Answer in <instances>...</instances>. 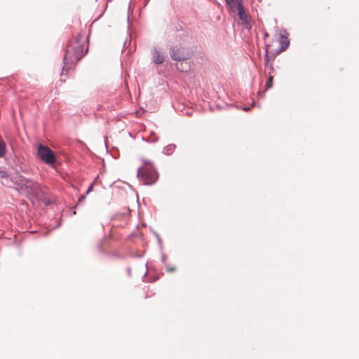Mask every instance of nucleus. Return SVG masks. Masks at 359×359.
Returning <instances> with one entry per match:
<instances>
[{"label": "nucleus", "instance_id": "nucleus-1", "mask_svg": "<svg viewBox=\"0 0 359 359\" xmlns=\"http://www.w3.org/2000/svg\"><path fill=\"white\" fill-rule=\"evenodd\" d=\"M83 36L79 34L69 41L64 58L65 64H74L81 60L83 55Z\"/></svg>", "mask_w": 359, "mask_h": 359}, {"label": "nucleus", "instance_id": "nucleus-2", "mask_svg": "<svg viewBox=\"0 0 359 359\" xmlns=\"http://www.w3.org/2000/svg\"><path fill=\"white\" fill-rule=\"evenodd\" d=\"M138 177L146 185L153 184L158 180V174L149 161L143 160V165L138 169Z\"/></svg>", "mask_w": 359, "mask_h": 359}, {"label": "nucleus", "instance_id": "nucleus-3", "mask_svg": "<svg viewBox=\"0 0 359 359\" xmlns=\"http://www.w3.org/2000/svg\"><path fill=\"white\" fill-rule=\"evenodd\" d=\"M17 183L19 189L25 191L28 196L32 198L40 196L41 191L39 184L24 177H20Z\"/></svg>", "mask_w": 359, "mask_h": 359}, {"label": "nucleus", "instance_id": "nucleus-4", "mask_svg": "<svg viewBox=\"0 0 359 359\" xmlns=\"http://www.w3.org/2000/svg\"><path fill=\"white\" fill-rule=\"evenodd\" d=\"M37 154L40 159L48 165H53L56 161L53 151L47 146L39 144Z\"/></svg>", "mask_w": 359, "mask_h": 359}, {"label": "nucleus", "instance_id": "nucleus-5", "mask_svg": "<svg viewBox=\"0 0 359 359\" xmlns=\"http://www.w3.org/2000/svg\"><path fill=\"white\" fill-rule=\"evenodd\" d=\"M192 55L191 51L184 47H173L171 50V56L173 60L181 61L189 59Z\"/></svg>", "mask_w": 359, "mask_h": 359}, {"label": "nucleus", "instance_id": "nucleus-6", "mask_svg": "<svg viewBox=\"0 0 359 359\" xmlns=\"http://www.w3.org/2000/svg\"><path fill=\"white\" fill-rule=\"evenodd\" d=\"M229 8L233 12L238 11V14L241 20H242L244 22H247L248 15L244 11V8L242 5V1L239 2V5L238 6H229Z\"/></svg>", "mask_w": 359, "mask_h": 359}, {"label": "nucleus", "instance_id": "nucleus-7", "mask_svg": "<svg viewBox=\"0 0 359 359\" xmlns=\"http://www.w3.org/2000/svg\"><path fill=\"white\" fill-rule=\"evenodd\" d=\"M153 59L156 64H161L164 61L163 56L161 55V53L156 50H155L153 53Z\"/></svg>", "mask_w": 359, "mask_h": 359}, {"label": "nucleus", "instance_id": "nucleus-8", "mask_svg": "<svg viewBox=\"0 0 359 359\" xmlns=\"http://www.w3.org/2000/svg\"><path fill=\"white\" fill-rule=\"evenodd\" d=\"M229 6H238L242 0H225Z\"/></svg>", "mask_w": 359, "mask_h": 359}, {"label": "nucleus", "instance_id": "nucleus-9", "mask_svg": "<svg viewBox=\"0 0 359 359\" xmlns=\"http://www.w3.org/2000/svg\"><path fill=\"white\" fill-rule=\"evenodd\" d=\"M5 144L4 142L0 140V157H2L4 156L6 149H5Z\"/></svg>", "mask_w": 359, "mask_h": 359}, {"label": "nucleus", "instance_id": "nucleus-10", "mask_svg": "<svg viewBox=\"0 0 359 359\" xmlns=\"http://www.w3.org/2000/svg\"><path fill=\"white\" fill-rule=\"evenodd\" d=\"M273 76H271L269 78V79H268V81H267V82L266 83V89H269V88L272 87V86H273Z\"/></svg>", "mask_w": 359, "mask_h": 359}, {"label": "nucleus", "instance_id": "nucleus-11", "mask_svg": "<svg viewBox=\"0 0 359 359\" xmlns=\"http://www.w3.org/2000/svg\"><path fill=\"white\" fill-rule=\"evenodd\" d=\"M8 174L4 170H0V178H7Z\"/></svg>", "mask_w": 359, "mask_h": 359}, {"label": "nucleus", "instance_id": "nucleus-12", "mask_svg": "<svg viewBox=\"0 0 359 359\" xmlns=\"http://www.w3.org/2000/svg\"><path fill=\"white\" fill-rule=\"evenodd\" d=\"M265 60H266V63L269 62V55H268V50H267L266 51Z\"/></svg>", "mask_w": 359, "mask_h": 359}, {"label": "nucleus", "instance_id": "nucleus-13", "mask_svg": "<svg viewBox=\"0 0 359 359\" xmlns=\"http://www.w3.org/2000/svg\"><path fill=\"white\" fill-rule=\"evenodd\" d=\"M174 147H175V146H173V145H169V146H168V147H167V151H172V149H173Z\"/></svg>", "mask_w": 359, "mask_h": 359}, {"label": "nucleus", "instance_id": "nucleus-14", "mask_svg": "<svg viewBox=\"0 0 359 359\" xmlns=\"http://www.w3.org/2000/svg\"><path fill=\"white\" fill-rule=\"evenodd\" d=\"M169 271H174L175 270V268H170L168 269Z\"/></svg>", "mask_w": 359, "mask_h": 359}, {"label": "nucleus", "instance_id": "nucleus-15", "mask_svg": "<svg viewBox=\"0 0 359 359\" xmlns=\"http://www.w3.org/2000/svg\"><path fill=\"white\" fill-rule=\"evenodd\" d=\"M91 191V187L88 189V190L87 191V194H88L90 191Z\"/></svg>", "mask_w": 359, "mask_h": 359}]
</instances>
